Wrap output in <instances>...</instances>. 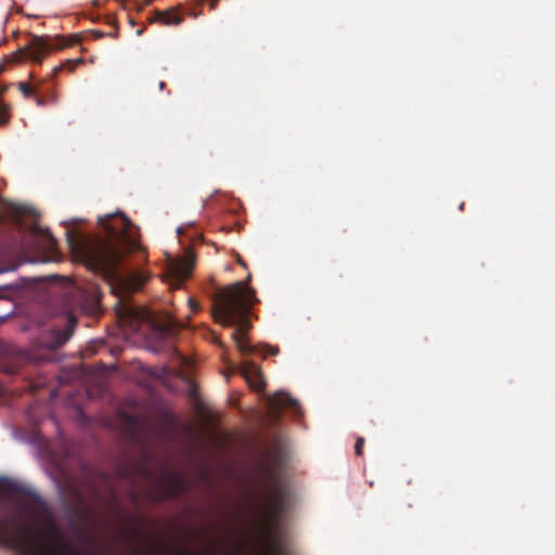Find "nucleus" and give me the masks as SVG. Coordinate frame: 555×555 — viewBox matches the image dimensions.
<instances>
[{
  "label": "nucleus",
  "instance_id": "obj_19",
  "mask_svg": "<svg viewBox=\"0 0 555 555\" xmlns=\"http://www.w3.org/2000/svg\"><path fill=\"white\" fill-rule=\"evenodd\" d=\"M363 444H364V438H358L356 446H354V451L358 456H361L363 454Z\"/></svg>",
  "mask_w": 555,
  "mask_h": 555
},
{
  "label": "nucleus",
  "instance_id": "obj_11",
  "mask_svg": "<svg viewBox=\"0 0 555 555\" xmlns=\"http://www.w3.org/2000/svg\"><path fill=\"white\" fill-rule=\"evenodd\" d=\"M192 270L193 262L191 260L172 264L170 268V287L179 288L180 285L190 276Z\"/></svg>",
  "mask_w": 555,
  "mask_h": 555
},
{
  "label": "nucleus",
  "instance_id": "obj_21",
  "mask_svg": "<svg viewBox=\"0 0 555 555\" xmlns=\"http://www.w3.org/2000/svg\"><path fill=\"white\" fill-rule=\"evenodd\" d=\"M91 34L94 39H102L105 36V34L101 30H92Z\"/></svg>",
  "mask_w": 555,
  "mask_h": 555
},
{
  "label": "nucleus",
  "instance_id": "obj_35",
  "mask_svg": "<svg viewBox=\"0 0 555 555\" xmlns=\"http://www.w3.org/2000/svg\"><path fill=\"white\" fill-rule=\"evenodd\" d=\"M158 86H159V89L163 90L165 88V82L160 81Z\"/></svg>",
  "mask_w": 555,
  "mask_h": 555
},
{
  "label": "nucleus",
  "instance_id": "obj_10",
  "mask_svg": "<svg viewBox=\"0 0 555 555\" xmlns=\"http://www.w3.org/2000/svg\"><path fill=\"white\" fill-rule=\"evenodd\" d=\"M241 372L243 377L254 390L260 391L264 388V378L258 365L250 361H245L242 364Z\"/></svg>",
  "mask_w": 555,
  "mask_h": 555
},
{
  "label": "nucleus",
  "instance_id": "obj_2",
  "mask_svg": "<svg viewBox=\"0 0 555 555\" xmlns=\"http://www.w3.org/2000/svg\"><path fill=\"white\" fill-rule=\"evenodd\" d=\"M251 274L245 281L232 283L225 286L215 298L214 319L223 326H233L232 334L240 352L249 356L258 350V346H251L245 334L249 330V315L254 305L258 302L256 292L249 286Z\"/></svg>",
  "mask_w": 555,
  "mask_h": 555
},
{
  "label": "nucleus",
  "instance_id": "obj_14",
  "mask_svg": "<svg viewBox=\"0 0 555 555\" xmlns=\"http://www.w3.org/2000/svg\"><path fill=\"white\" fill-rule=\"evenodd\" d=\"M267 555H295V554L289 551L282 550L281 545L274 539H271Z\"/></svg>",
  "mask_w": 555,
  "mask_h": 555
},
{
  "label": "nucleus",
  "instance_id": "obj_34",
  "mask_svg": "<svg viewBox=\"0 0 555 555\" xmlns=\"http://www.w3.org/2000/svg\"><path fill=\"white\" fill-rule=\"evenodd\" d=\"M189 14H190V15H193L194 17H196V16H197V13L193 12V11H192V9H190V10H189Z\"/></svg>",
  "mask_w": 555,
  "mask_h": 555
},
{
  "label": "nucleus",
  "instance_id": "obj_27",
  "mask_svg": "<svg viewBox=\"0 0 555 555\" xmlns=\"http://www.w3.org/2000/svg\"><path fill=\"white\" fill-rule=\"evenodd\" d=\"M206 0H190L191 4L202 5Z\"/></svg>",
  "mask_w": 555,
  "mask_h": 555
},
{
  "label": "nucleus",
  "instance_id": "obj_25",
  "mask_svg": "<svg viewBox=\"0 0 555 555\" xmlns=\"http://www.w3.org/2000/svg\"><path fill=\"white\" fill-rule=\"evenodd\" d=\"M128 420H129V423L132 426H137L138 425V420L134 416H129Z\"/></svg>",
  "mask_w": 555,
  "mask_h": 555
},
{
  "label": "nucleus",
  "instance_id": "obj_32",
  "mask_svg": "<svg viewBox=\"0 0 555 555\" xmlns=\"http://www.w3.org/2000/svg\"><path fill=\"white\" fill-rule=\"evenodd\" d=\"M279 349L276 347L271 348V354H276Z\"/></svg>",
  "mask_w": 555,
  "mask_h": 555
},
{
  "label": "nucleus",
  "instance_id": "obj_15",
  "mask_svg": "<svg viewBox=\"0 0 555 555\" xmlns=\"http://www.w3.org/2000/svg\"><path fill=\"white\" fill-rule=\"evenodd\" d=\"M18 89L25 98H30L38 90V87L37 86L33 87V86L28 85L27 82H20Z\"/></svg>",
  "mask_w": 555,
  "mask_h": 555
},
{
  "label": "nucleus",
  "instance_id": "obj_20",
  "mask_svg": "<svg viewBox=\"0 0 555 555\" xmlns=\"http://www.w3.org/2000/svg\"><path fill=\"white\" fill-rule=\"evenodd\" d=\"M189 306L193 312H197L199 309L198 304L193 298L189 299Z\"/></svg>",
  "mask_w": 555,
  "mask_h": 555
},
{
  "label": "nucleus",
  "instance_id": "obj_36",
  "mask_svg": "<svg viewBox=\"0 0 555 555\" xmlns=\"http://www.w3.org/2000/svg\"><path fill=\"white\" fill-rule=\"evenodd\" d=\"M51 396L54 397L55 396V390H52L51 391Z\"/></svg>",
  "mask_w": 555,
  "mask_h": 555
},
{
  "label": "nucleus",
  "instance_id": "obj_29",
  "mask_svg": "<svg viewBox=\"0 0 555 555\" xmlns=\"http://www.w3.org/2000/svg\"><path fill=\"white\" fill-rule=\"evenodd\" d=\"M8 89L7 85H0V95L3 94Z\"/></svg>",
  "mask_w": 555,
  "mask_h": 555
},
{
  "label": "nucleus",
  "instance_id": "obj_26",
  "mask_svg": "<svg viewBox=\"0 0 555 555\" xmlns=\"http://www.w3.org/2000/svg\"><path fill=\"white\" fill-rule=\"evenodd\" d=\"M12 312V308L8 309L3 314H0V319L4 320Z\"/></svg>",
  "mask_w": 555,
  "mask_h": 555
},
{
  "label": "nucleus",
  "instance_id": "obj_7",
  "mask_svg": "<svg viewBox=\"0 0 555 555\" xmlns=\"http://www.w3.org/2000/svg\"><path fill=\"white\" fill-rule=\"evenodd\" d=\"M76 324V317L73 313H67L64 319V324L62 326L53 327L48 333V336L43 340L42 345L48 349L61 348L72 337Z\"/></svg>",
  "mask_w": 555,
  "mask_h": 555
},
{
  "label": "nucleus",
  "instance_id": "obj_12",
  "mask_svg": "<svg viewBox=\"0 0 555 555\" xmlns=\"http://www.w3.org/2000/svg\"><path fill=\"white\" fill-rule=\"evenodd\" d=\"M181 5L170 8L168 10H155L154 17L151 23L157 22L163 25H180L183 22V16L179 13Z\"/></svg>",
  "mask_w": 555,
  "mask_h": 555
},
{
  "label": "nucleus",
  "instance_id": "obj_33",
  "mask_svg": "<svg viewBox=\"0 0 555 555\" xmlns=\"http://www.w3.org/2000/svg\"><path fill=\"white\" fill-rule=\"evenodd\" d=\"M237 262H238L242 267H244V268L246 267V263H245L241 258H238V259H237Z\"/></svg>",
  "mask_w": 555,
  "mask_h": 555
},
{
  "label": "nucleus",
  "instance_id": "obj_1",
  "mask_svg": "<svg viewBox=\"0 0 555 555\" xmlns=\"http://www.w3.org/2000/svg\"><path fill=\"white\" fill-rule=\"evenodd\" d=\"M99 223L106 236L82 240L67 233V243L89 270L100 275L112 288L139 289L147 276L137 271H125L121 263L129 254H145L140 242L139 228L121 212L105 215Z\"/></svg>",
  "mask_w": 555,
  "mask_h": 555
},
{
  "label": "nucleus",
  "instance_id": "obj_23",
  "mask_svg": "<svg viewBox=\"0 0 555 555\" xmlns=\"http://www.w3.org/2000/svg\"><path fill=\"white\" fill-rule=\"evenodd\" d=\"M40 387H41L40 383H35V382L30 383L31 391H37Z\"/></svg>",
  "mask_w": 555,
  "mask_h": 555
},
{
  "label": "nucleus",
  "instance_id": "obj_13",
  "mask_svg": "<svg viewBox=\"0 0 555 555\" xmlns=\"http://www.w3.org/2000/svg\"><path fill=\"white\" fill-rule=\"evenodd\" d=\"M82 63H83V59H81V57L74 59V60H67L64 63H62L61 65L55 66L52 70L51 76H52V78H54L60 72H63V70L74 72L75 68L79 64H82Z\"/></svg>",
  "mask_w": 555,
  "mask_h": 555
},
{
  "label": "nucleus",
  "instance_id": "obj_3",
  "mask_svg": "<svg viewBox=\"0 0 555 555\" xmlns=\"http://www.w3.org/2000/svg\"><path fill=\"white\" fill-rule=\"evenodd\" d=\"M282 465V454L275 451L259 464V469L267 485V514L270 524L275 527L285 508L287 492L282 483L279 469Z\"/></svg>",
  "mask_w": 555,
  "mask_h": 555
},
{
  "label": "nucleus",
  "instance_id": "obj_18",
  "mask_svg": "<svg viewBox=\"0 0 555 555\" xmlns=\"http://www.w3.org/2000/svg\"><path fill=\"white\" fill-rule=\"evenodd\" d=\"M48 522H49L50 528L54 531L56 540L62 541L63 539L57 531L54 519L51 516L48 517Z\"/></svg>",
  "mask_w": 555,
  "mask_h": 555
},
{
  "label": "nucleus",
  "instance_id": "obj_30",
  "mask_svg": "<svg viewBox=\"0 0 555 555\" xmlns=\"http://www.w3.org/2000/svg\"><path fill=\"white\" fill-rule=\"evenodd\" d=\"M155 0H144L143 5L149 7L151 5Z\"/></svg>",
  "mask_w": 555,
  "mask_h": 555
},
{
  "label": "nucleus",
  "instance_id": "obj_8",
  "mask_svg": "<svg viewBox=\"0 0 555 555\" xmlns=\"http://www.w3.org/2000/svg\"><path fill=\"white\" fill-rule=\"evenodd\" d=\"M269 412L272 416L279 417L284 409H291L295 413L300 412L299 403L288 393L280 391L267 399Z\"/></svg>",
  "mask_w": 555,
  "mask_h": 555
},
{
  "label": "nucleus",
  "instance_id": "obj_24",
  "mask_svg": "<svg viewBox=\"0 0 555 555\" xmlns=\"http://www.w3.org/2000/svg\"><path fill=\"white\" fill-rule=\"evenodd\" d=\"M36 102H37V104H38L39 106H42V105H44L46 100H44V98H42V96H38V98L36 99Z\"/></svg>",
  "mask_w": 555,
  "mask_h": 555
},
{
  "label": "nucleus",
  "instance_id": "obj_28",
  "mask_svg": "<svg viewBox=\"0 0 555 555\" xmlns=\"http://www.w3.org/2000/svg\"><path fill=\"white\" fill-rule=\"evenodd\" d=\"M219 0H209L210 9L215 10Z\"/></svg>",
  "mask_w": 555,
  "mask_h": 555
},
{
  "label": "nucleus",
  "instance_id": "obj_22",
  "mask_svg": "<svg viewBox=\"0 0 555 555\" xmlns=\"http://www.w3.org/2000/svg\"><path fill=\"white\" fill-rule=\"evenodd\" d=\"M31 496V500L39 506H41L43 504L42 500L39 498V495L35 494V493H31L30 494Z\"/></svg>",
  "mask_w": 555,
  "mask_h": 555
},
{
  "label": "nucleus",
  "instance_id": "obj_6",
  "mask_svg": "<svg viewBox=\"0 0 555 555\" xmlns=\"http://www.w3.org/2000/svg\"><path fill=\"white\" fill-rule=\"evenodd\" d=\"M120 540L130 544L131 555H154L156 551L165 547L155 539L143 533L138 526L130 527L121 533Z\"/></svg>",
  "mask_w": 555,
  "mask_h": 555
},
{
  "label": "nucleus",
  "instance_id": "obj_17",
  "mask_svg": "<svg viewBox=\"0 0 555 555\" xmlns=\"http://www.w3.org/2000/svg\"><path fill=\"white\" fill-rule=\"evenodd\" d=\"M9 105L0 102V125L5 124L9 119Z\"/></svg>",
  "mask_w": 555,
  "mask_h": 555
},
{
  "label": "nucleus",
  "instance_id": "obj_9",
  "mask_svg": "<svg viewBox=\"0 0 555 555\" xmlns=\"http://www.w3.org/2000/svg\"><path fill=\"white\" fill-rule=\"evenodd\" d=\"M163 492L157 495L156 500H171L181 495L185 491V482L183 478L177 474H167L162 479Z\"/></svg>",
  "mask_w": 555,
  "mask_h": 555
},
{
  "label": "nucleus",
  "instance_id": "obj_16",
  "mask_svg": "<svg viewBox=\"0 0 555 555\" xmlns=\"http://www.w3.org/2000/svg\"><path fill=\"white\" fill-rule=\"evenodd\" d=\"M14 287L12 285H5L0 287V304H5L11 306L10 300L8 299V294H12V289Z\"/></svg>",
  "mask_w": 555,
  "mask_h": 555
},
{
  "label": "nucleus",
  "instance_id": "obj_5",
  "mask_svg": "<svg viewBox=\"0 0 555 555\" xmlns=\"http://www.w3.org/2000/svg\"><path fill=\"white\" fill-rule=\"evenodd\" d=\"M177 333L178 324L171 317H152L146 335L147 348L154 352L171 350Z\"/></svg>",
  "mask_w": 555,
  "mask_h": 555
},
{
  "label": "nucleus",
  "instance_id": "obj_31",
  "mask_svg": "<svg viewBox=\"0 0 555 555\" xmlns=\"http://www.w3.org/2000/svg\"><path fill=\"white\" fill-rule=\"evenodd\" d=\"M179 555H191V554L185 550H180Z\"/></svg>",
  "mask_w": 555,
  "mask_h": 555
},
{
  "label": "nucleus",
  "instance_id": "obj_4",
  "mask_svg": "<svg viewBox=\"0 0 555 555\" xmlns=\"http://www.w3.org/2000/svg\"><path fill=\"white\" fill-rule=\"evenodd\" d=\"M79 42L78 37H73L70 40L64 36H37L31 35L27 44L20 48L14 53L10 54L4 62L0 63V74L5 70L7 63H17L25 59H29L37 64H41L48 53L54 50H61L65 47H70Z\"/></svg>",
  "mask_w": 555,
  "mask_h": 555
}]
</instances>
